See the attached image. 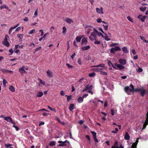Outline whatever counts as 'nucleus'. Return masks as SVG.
<instances>
[{"mask_svg":"<svg viewBox=\"0 0 148 148\" xmlns=\"http://www.w3.org/2000/svg\"><path fill=\"white\" fill-rule=\"evenodd\" d=\"M146 118V120L143 125V128L142 129L143 130L145 129L147 125L148 124V111L147 113Z\"/></svg>","mask_w":148,"mask_h":148,"instance_id":"obj_1","label":"nucleus"},{"mask_svg":"<svg viewBox=\"0 0 148 148\" xmlns=\"http://www.w3.org/2000/svg\"><path fill=\"white\" fill-rule=\"evenodd\" d=\"M4 120L8 122H9L13 124L14 125L15 124V123L13 121L12 118L10 116L5 117L4 118Z\"/></svg>","mask_w":148,"mask_h":148,"instance_id":"obj_2","label":"nucleus"},{"mask_svg":"<svg viewBox=\"0 0 148 148\" xmlns=\"http://www.w3.org/2000/svg\"><path fill=\"white\" fill-rule=\"evenodd\" d=\"M96 36L95 32H93L91 33L90 36H89V38L91 41H93V40H96Z\"/></svg>","mask_w":148,"mask_h":148,"instance_id":"obj_3","label":"nucleus"},{"mask_svg":"<svg viewBox=\"0 0 148 148\" xmlns=\"http://www.w3.org/2000/svg\"><path fill=\"white\" fill-rule=\"evenodd\" d=\"M124 90L125 92L127 93L128 95H130L132 93L130 92H129L128 91H130L131 92V91H132V90H131V89L128 86H125L124 88Z\"/></svg>","mask_w":148,"mask_h":148,"instance_id":"obj_4","label":"nucleus"},{"mask_svg":"<svg viewBox=\"0 0 148 148\" xmlns=\"http://www.w3.org/2000/svg\"><path fill=\"white\" fill-rule=\"evenodd\" d=\"M138 140L139 138H136V140L135 142V143H134L132 144V145L131 146V147L130 148H136L137 147V145L138 144Z\"/></svg>","mask_w":148,"mask_h":148,"instance_id":"obj_5","label":"nucleus"},{"mask_svg":"<svg viewBox=\"0 0 148 148\" xmlns=\"http://www.w3.org/2000/svg\"><path fill=\"white\" fill-rule=\"evenodd\" d=\"M96 12L98 13L102 14H104V12L103 11V8L102 7H101L100 9L99 8H96Z\"/></svg>","mask_w":148,"mask_h":148,"instance_id":"obj_6","label":"nucleus"},{"mask_svg":"<svg viewBox=\"0 0 148 148\" xmlns=\"http://www.w3.org/2000/svg\"><path fill=\"white\" fill-rule=\"evenodd\" d=\"M87 42V38H84L82 39L81 44L83 45H86Z\"/></svg>","mask_w":148,"mask_h":148,"instance_id":"obj_7","label":"nucleus"},{"mask_svg":"<svg viewBox=\"0 0 148 148\" xmlns=\"http://www.w3.org/2000/svg\"><path fill=\"white\" fill-rule=\"evenodd\" d=\"M47 74V76L49 77H53V73L49 69L47 70L46 72Z\"/></svg>","mask_w":148,"mask_h":148,"instance_id":"obj_8","label":"nucleus"},{"mask_svg":"<svg viewBox=\"0 0 148 148\" xmlns=\"http://www.w3.org/2000/svg\"><path fill=\"white\" fill-rule=\"evenodd\" d=\"M119 63L122 65H124L126 62V61L125 59H120L119 60Z\"/></svg>","mask_w":148,"mask_h":148,"instance_id":"obj_9","label":"nucleus"},{"mask_svg":"<svg viewBox=\"0 0 148 148\" xmlns=\"http://www.w3.org/2000/svg\"><path fill=\"white\" fill-rule=\"evenodd\" d=\"M146 16H143L141 15H139L138 16V18L140 19L142 22H144L145 19L146 18Z\"/></svg>","mask_w":148,"mask_h":148,"instance_id":"obj_10","label":"nucleus"},{"mask_svg":"<svg viewBox=\"0 0 148 148\" xmlns=\"http://www.w3.org/2000/svg\"><path fill=\"white\" fill-rule=\"evenodd\" d=\"M64 20L69 24H71L73 23V21L68 18H66Z\"/></svg>","mask_w":148,"mask_h":148,"instance_id":"obj_11","label":"nucleus"},{"mask_svg":"<svg viewBox=\"0 0 148 148\" xmlns=\"http://www.w3.org/2000/svg\"><path fill=\"white\" fill-rule=\"evenodd\" d=\"M115 65L120 70H122L125 69V67L121 64H117L116 63H115Z\"/></svg>","mask_w":148,"mask_h":148,"instance_id":"obj_12","label":"nucleus"},{"mask_svg":"<svg viewBox=\"0 0 148 148\" xmlns=\"http://www.w3.org/2000/svg\"><path fill=\"white\" fill-rule=\"evenodd\" d=\"M75 106L74 104H71L69 107V109L70 111H73V110L75 108Z\"/></svg>","mask_w":148,"mask_h":148,"instance_id":"obj_13","label":"nucleus"},{"mask_svg":"<svg viewBox=\"0 0 148 148\" xmlns=\"http://www.w3.org/2000/svg\"><path fill=\"white\" fill-rule=\"evenodd\" d=\"M124 138L125 140H127L130 139V136L127 132L125 133Z\"/></svg>","mask_w":148,"mask_h":148,"instance_id":"obj_14","label":"nucleus"},{"mask_svg":"<svg viewBox=\"0 0 148 148\" xmlns=\"http://www.w3.org/2000/svg\"><path fill=\"white\" fill-rule=\"evenodd\" d=\"M90 48V47L89 45L86 46L85 47H82L81 48V49L83 51L87 50Z\"/></svg>","mask_w":148,"mask_h":148,"instance_id":"obj_15","label":"nucleus"},{"mask_svg":"<svg viewBox=\"0 0 148 148\" xmlns=\"http://www.w3.org/2000/svg\"><path fill=\"white\" fill-rule=\"evenodd\" d=\"M43 94V93L42 92L39 91L37 93L36 96L37 97H41L42 96Z\"/></svg>","mask_w":148,"mask_h":148,"instance_id":"obj_16","label":"nucleus"},{"mask_svg":"<svg viewBox=\"0 0 148 148\" xmlns=\"http://www.w3.org/2000/svg\"><path fill=\"white\" fill-rule=\"evenodd\" d=\"M3 44L7 47H9L10 46V44L8 41H3Z\"/></svg>","mask_w":148,"mask_h":148,"instance_id":"obj_17","label":"nucleus"},{"mask_svg":"<svg viewBox=\"0 0 148 148\" xmlns=\"http://www.w3.org/2000/svg\"><path fill=\"white\" fill-rule=\"evenodd\" d=\"M25 67L24 66H22L21 68H20L19 69V71L22 75L23 71L25 70Z\"/></svg>","mask_w":148,"mask_h":148,"instance_id":"obj_18","label":"nucleus"},{"mask_svg":"<svg viewBox=\"0 0 148 148\" xmlns=\"http://www.w3.org/2000/svg\"><path fill=\"white\" fill-rule=\"evenodd\" d=\"M23 35L21 34H18L17 35V36L18 38H19V41L21 42L22 41V38L23 37Z\"/></svg>","mask_w":148,"mask_h":148,"instance_id":"obj_19","label":"nucleus"},{"mask_svg":"<svg viewBox=\"0 0 148 148\" xmlns=\"http://www.w3.org/2000/svg\"><path fill=\"white\" fill-rule=\"evenodd\" d=\"M122 50L125 53H128V51L127 50V48L126 47H124L122 48Z\"/></svg>","mask_w":148,"mask_h":148,"instance_id":"obj_20","label":"nucleus"},{"mask_svg":"<svg viewBox=\"0 0 148 148\" xmlns=\"http://www.w3.org/2000/svg\"><path fill=\"white\" fill-rule=\"evenodd\" d=\"M9 89L12 92H14L15 91V88L12 86H11L9 87Z\"/></svg>","mask_w":148,"mask_h":148,"instance_id":"obj_21","label":"nucleus"},{"mask_svg":"<svg viewBox=\"0 0 148 148\" xmlns=\"http://www.w3.org/2000/svg\"><path fill=\"white\" fill-rule=\"evenodd\" d=\"M77 101L79 103H81L83 101V98L82 97H79L77 99Z\"/></svg>","mask_w":148,"mask_h":148,"instance_id":"obj_22","label":"nucleus"},{"mask_svg":"<svg viewBox=\"0 0 148 148\" xmlns=\"http://www.w3.org/2000/svg\"><path fill=\"white\" fill-rule=\"evenodd\" d=\"M86 89L87 90H91L92 88V85H91L90 86H89L88 85H86Z\"/></svg>","mask_w":148,"mask_h":148,"instance_id":"obj_23","label":"nucleus"},{"mask_svg":"<svg viewBox=\"0 0 148 148\" xmlns=\"http://www.w3.org/2000/svg\"><path fill=\"white\" fill-rule=\"evenodd\" d=\"M92 67H104V65L103 64H101L93 66Z\"/></svg>","mask_w":148,"mask_h":148,"instance_id":"obj_24","label":"nucleus"},{"mask_svg":"<svg viewBox=\"0 0 148 148\" xmlns=\"http://www.w3.org/2000/svg\"><path fill=\"white\" fill-rule=\"evenodd\" d=\"M8 7L6 5H1L0 7V9L2 10L3 8H6V9H8Z\"/></svg>","mask_w":148,"mask_h":148,"instance_id":"obj_25","label":"nucleus"},{"mask_svg":"<svg viewBox=\"0 0 148 148\" xmlns=\"http://www.w3.org/2000/svg\"><path fill=\"white\" fill-rule=\"evenodd\" d=\"M82 38L80 36H77L76 38V41L78 42H80Z\"/></svg>","mask_w":148,"mask_h":148,"instance_id":"obj_26","label":"nucleus"},{"mask_svg":"<svg viewBox=\"0 0 148 148\" xmlns=\"http://www.w3.org/2000/svg\"><path fill=\"white\" fill-rule=\"evenodd\" d=\"M147 9V7H141L140 8V10L142 12H144Z\"/></svg>","mask_w":148,"mask_h":148,"instance_id":"obj_27","label":"nucleus"},{"mask_svg":"<svg viewBox=\"0 0 148 148\" xmlns=\"http://www.w3.org/2000/svg\"><path fill=\"white\" fill-rule=\"evenodd\" d=\"M140 92V94H141V96L142 97H143L145 93V90L144 89H142V90Z\"/></svg>","mask_w":148,"mask_h":148,"instance_id":"obj_28","label":"nucleus"},{"mask_svg":"<svg viewBox=\"0 0 148 148\" xmlns=\"http://www.w3.org/2000/svg\"><path fill=\"white\" fill-rule=\"evenodd\" d=\"M58 143H65L66 144V143H69V141H68L67 140H65L63 142L62 141H58Z\"/></svg>","mask_w":148,"mask_h":148,"instance_id":"obj_29","label":"nucleus"},{"mask_svg":"<svg viewBox=\"0 0 148 148\" xmlns=\"http://www.w3.org/2000/svg\"><path fill=\"white\" fill-rule=\"evenodd\" d=\"M55 144L56 142L55 141H52L50 143L49 145L50 146H53L55 145Z\"/></svg>","mask_w":148,"mask_h":148,"instance_id":"obj_30","label":"nucleus"},{"mask_svg":"<svg viewBox=\"0 0 148 148\" xmlns=\"http://www.w3.org/2000/svg\"><path fill=\"white\" fill-rule=\"evenodd\" d=\"M114 48L115 49V50L116 51H120L121 50V49L119 46H116Z\"/></svg>","mask_w":148,"mask_h":148,"instance_id":"obj_31","label":"nucleus"},{"mask_svg":"<svg viewBox=\"0 0 148 148\" xmlns=\"http://www.w3.org/2000/svg\"><path fill=\"white\" fill-rule=\"evenodd\" d=\"M91 133L93 136V138L96 137L97 134L95 132L91 131Z\"/></svg>","mask_w":148,"mask_h":148,"instance_id":"obj_32","label":"nucleus"},{"mask_svg":"<svg viewBox=\"0 0 148 148\" xmlns=\"http://www.w3.org/2000/svg\"><path fill=\"white\" fill-rule=\"evenodd\" d=\"M1 71H2L3 73H8V70L6 69H1Z\"/></svg>","mask_w":148,"mask_h":148,"instance_id":"obj_33","label":"nucleus"},{"mask_svg":"<svg viewBox=\"0 0 148 148\" xmlns=\"http://www.w3.org/2000/svg\"><path fill=\"white\" fill-rule=\"evenodd\" d=\"M115 51L114 48H112L111 49L110 52L111 53H113V54H114L115 53Z\"/></svg>","mask_w":148,"mask_h":148,"instance_id":"obj_34","label":"nucleus"},{"mask_svg":"<svg viewBox=\"0 0 148 148\" xmlns=\"http://www.w3.org/2000/svg\"><path fill=\"white\" fill-rule=\"evenodd\" d=\"M130 86L132 88L131 90H132V91H131V92L133 93L134 92V87L133 85L132 84L130 85Z\"/></svg>","mask_w":148,"mask_h":148,"instance_id":"obj_35","label":"nucleus"},{"mask_svg":"<svg viewBox=\"0 0 148 148\" xmlns=\"http://www.w3.org/2000/svg\"><path fill=\"white\" fill-rule=\"evenodd\" d=\"M103 26L104 27V29L106 30H108V24L106 25H103Z\"/></svg>","mask_w":148,"mask_h":148,"instance_id":"obj_36","label":"nucleus"},{"mask_svg":"<svg viewBox=\"0 0 148 148\" xmlns=\"http://www.w3.org/2000/svg\"><path fill=\"white\" fill-rule=\"evenodd\" d=\"M82 59L81 58H79L78 59L77 62L79 64L81 65L82 64V61H81Z\"/></svg>","mask_w":148,"mask_h":148,"instance_id":"obj_37","label":"nucleus"},{"mask_svg":"<svg viewBox=\"0 0 148 148\" xmlns=\"http://www.w3.org/2000/svg\"><path fill=\"white\" fill-rule=\"evenodd\" d=\"M63 30L62 31V33L63 34H64L66 33V27H63Z\"/></svg>","mask_w":148,"mask_h":148,"instance_id":"obj_38","label":"nucleus"},{"mask_svg":"<svg viewBox=\"0 0 148 148\" xmlns=\"http://www.w3.org/2000/svg\"><path fill=\"white\" fill-rule=\"evenodd\" d=\"M48 108L49 109V110L51 111H53L54 112H56V109L55 108H52L51 107H50L49 106H48Z\"/></svg>","mask_w":148,"mask_h":148,"instance_id":"obj_39","label":"nucleus"},{"mask_svg":"<svg viewBox=\"0 0 148 148\" xmlns=\"http://www.w3.org/2000/svg\"><path fill=\"white\" fill-rule=\"evenodd\" d=\"M35 30L34 29H33L32 30H30L28 32V34H31L32 33H34L35 32Z\"/></svg>","mask_w":148,"mask_h":148,"instance_id":"obj_40","label":"nucleus"},{"mask_svg":"<svg viewBox=\"0 0 148 148\" xmlns=\"http://www.w3.org/2000/svg\"><path fill=\"white\" fill-rule=\"evenodd\" d=\"M95 73L94 72H92L91 73L89 74V76L90 77H92L95 76Z\"/></svg>","mask_w":148,"mask_h":148,"instance_id":"obj_41","label":"nucleus"},{"mask_svg":"<svg viewBox=\"0 0 148 148\" xmlns=\"http://www.w3.org/2000/svg\"><path fill=\"white\" fill-rule=\"evenodd\" d=\"M9 51L10 53L9 54V55H11L13 53V50L12 49H11L9 50Z\"/></svg>","mask_w":148,"mask_h":148,"instance_id":"obj_42","label":"nucleus"},{"mask_svg":"<svg viewBox=\"0 0 148 148\" xmlns=\"http://www.w3.org/2000/svg\"><path fill=\"white\" fill-rule=\"evenodd\" d=\"M3 84L4 86H5L6 84L7 83V82L5 79H3Z\"/></svg>","mask_w":148,"mask_h":148,"instance_id":"obj_43","label":"nucleus"},{"mask_svg":"<svg viewBox=\"0 0 148 148\" xmlns=\"http://www.w3.org/2000/svg\"><path fill=\"white\" fill-rule=\"evenodd\" d=\"M71 96L69 95L68 96V97L67 98V100L68 102H69L71 99Z\"/></svg>","mask_w":148,"mask_h":148,"instance_id":"obj_44","label":"nucleus"},{"mask_svg":"<svg viewBox=\"0 0 148 148\" xmlns=\"http://www.w3.org/2000/svg\"><path fill=\"white\" fill-rule=\"evenodd\" d=\"M101 42L100 41L97 40H95V41L94 42V44L95 45L99 44Z\"/></svg>","mask_w":148,"mask_h":148,"instance_id":"obj_45","label":"nucleus"},{"mask_svg":"<svg viewBox=\"0 0 148 148\" xmlns=\"http://www.w3.org/2000/svg\"><path fill=\"white\" fill-rule=\"evenodd\" d=\"M12 146V144H5V147L6 148H8L10 147L11 146Z\"/></svg>","mask_w":148,"mask_h":148,"instance_id":"obj_46","label":"nucleus"},{"mask_svg":"<svg viewBox=\"0 0 148 148\" xmlns=\"http://www.w3.org/2000/svg\"><path fill=\"white\" fill-rule=\"evenodd\" d=\"M127 19L131 22H133V19H132L130 16L127 17Z\"/></svg>","mask_w":148,"mask_h":148,"instance_id":"obj_47","label":"nucleus"},{"mask_svg":"<svg viewBox=\"0 0 148 148\" xmlns=\"http://www.w3.org/2000/svg\"><path fill=\"white\" fill-rule=\"evenodd\" d=\"M105 40L106 41H109L110 40V39L108 37L106 36L104 37V38Z\"/></svg>","mask_w":148,"mask_h":148,"instance_id":"obj_48","label":"nucleus"},{"mask_svg":"<svg viewBox=\"0 0 148 148\" xmlns=\"http://www.w3.org/2000/svg\"><path fill=\"white\" fill-rule=\"evenodd\" d=\"M66 65L69 69L72 68L73 67V66L69 64H66Z\"/></svg>","mask_w":148,"mask_h":148,"instance_id":"obj_49","label":"nucleus"},{"mask_svg":"<svg viewBox=\"0 0 148 148\" xmlns=\"http://www.w3.org/2000/svg\"><path fill=\"white\" fill-rule=\"evenodd\" d=\"M41 47H40L38 48H36L35 50V51L34 52V53H35L36 51H37L38 50H40L41 49Z\"/></svg>","mask_w":148,"mask_h":148,"instance_id":"obj_50","label":"nucleus"},{"mask_svg":"<svg viewBox=\"0 0 148 148\" xmlns=\"http://www.w3.org/2000/svg\"><path fill=\"white\" fill-rule=\"evenodd\" d=\"M103 69H102L97 68L95 69V71L101 72V71Z\"/></svg>","mask_w":148,"mask_h":148,"instance_id":"obj_51","label":"nucleus"},{"mask_svg":"<svg viewBox=\"0 0 148 148\" xmlns=\"http://www.w3.org/2000/svg\"><path fill=\"white\" fill-rule=\"evenodd\" d=\"M13 127L15 128L16 131H18L19 130V128L17 126L14 125L12 126Z\"/></svg>","mask_w":148,"mask_h":148,"instance_id":"obj_52","label":"nucleus"},{"mask_svg":"<svg viewBox=\"0 0 148 148\" xmlns=\"http://www.w3.org/2000/svg\"><path fill=\"white\" fill-rule=\"evenodd\" d=\"M62 144H60L59 145V147H64L66 146V145L65 143H62Z\"/></svg>","mask_w":148,"mask_h":148,"instance_id":"obj_53","label":"nucleus"},{"mask_svg":"<svg viewBox=\"0 0 148 148\" xmlns=\"http://www.w3.org/2000/svg\"><path fill=\"white\" fill-rule=\"evenodd\" d=\"M100 74L101 75H107V73L106 72H104L103 71H101V72Z\"/></svg>","mask_w":148,"mask_h":148,"instance_id":"obj_54","label":"nucleus"},{"mask_svg":"<svg viewBox=\"0 0 148 148\" xmlns=\"http://www.w3.org/2000/svg\"><path fill=\"white\" fill-rule=\"evenodd\" d=\"M142 90V89L140 88H136L134 90V91H140Z\"/></svg>","mask_w":148,"mask_h":148,"instance_id":"obj_55","label":"nucleus"},{"mask_svg":"<svg viewBox=\"0 0 148 148\" xmlns=\"http://www.w3.org/2000/svg\"><path fill=\"white\" fill-rule=\"evenodd\" d=\"M111 114L114 116V110H113L112 109H111Z\"/></svg>","mask_w":148,"mask_h":148,"instance_id":"obj_56","label":"nucleus"},{"mask_svg":"<svg viewBox=\"0 0 148 148\" xmlns=\"http://www.w3.org/2000/svg\"><path fill=\"white\" fill-rule=\"evenodd\" d=\"M99 31H101L102 33H103L104 34H105V35H106V34L104 32H103L102 29L101 28V27L99 28Z\"/></svg>","mask_w":148,"mask_h":148,"instance_id":"obj_57","label":"nucleus"},{"mask_svg":"<svg viewBox=\"0 0 148 148\" xmlns=\"http://www.w3.org/2000/svg\"><path fill=\"white\" fill-rule=\"evenodd\" d=\"M118 131V129L117 128H116L115 129V131H113L112 132L113 133H116Z\"/></svg>","mask_w":148,"mask_h":148,"instance_id":"obj_58","label":"nucleus"},{"mask_svg":"<svg viewBox=\"0 0 148 148\" xmlns=\"http://www.w3.org/2000/svg\"><path fill=\"white\" fill-rule=\"evenodd\" d=\"M8 38H9V37L7 35H5V39H4V41H8Z\"/></svg>","mask_w":148,"mask_h":148,"instance_id":"obj_59","label":"nucleus"},{"mask_svg":"<svg viewBox=\"0 0 148 148\" xmlns=\"http://www.w3.org/2000/svg\"><path fill=\"white\" fill-rule=\"evenodd\" d=\"M97 34H98V35L99 36H101L103 38H104V36L100 32H99V33H97Z\"/></svg>","mask_w":148,"mask_h":148,"instance_id":"obj_60","label":"nucleus"},{"mask_svg":"<svg viewBox=\"0 0 148 148\" xmlns=\"http://www.w3.org/2000/svg\"><path fill=\"white\" fill-rule=\"evenodd\" d=\"M85 137L87 139H88V140H90V138L88 135H86L85 136Z\"/></svg>","mask_w":148,"mask_h":148,"instance_id":"obj_61","label":"nucleus"},{"mask_svg":"<svg viewBox=\"0 0 148 148\" xmlns=\"http://www.w3.org/2000/svg\"><path fill=\"white\" fill-rule=\"evenodd\" d=\"M102 20L101 18H99L97 19V21L98 23L102 22Z\"/></svg>","mask_w":148,"mask_h":148,"instance_id":"obj_62","label":"nucleus"},{"mask_svg":"<svg viewBox=\"0 0 148 148\" xmlns=\"http://www.w3.org/2000/svg\"><path fill=\"white\" fill-rule=\"evenodd\" d=\"M143 69L140 67H139L138 69V71L139 72H141L143 71Z\"/></svg>","mask_w":148,"mask_h":148,"instance_id":"obj_63","label":"nucleus"},{"mask_svg":"<svg viewBox=\"0 0 148 148\" xmlns=\"http://www.w3.org/2000/svg\"><path fill=\"white\" fill-rule=\"evenodd\" d=\"M84 121H83L82 120H81L79 121L78 123L82 125V124L84 123Z\"/></svg>","mask_w":148,"mask_h":148,"instance_id":"obj_64","label":"nucleus"}]
</instances>
